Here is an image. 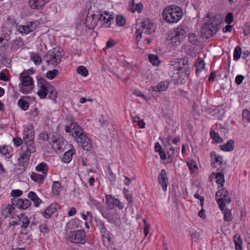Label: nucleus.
Here are the masks:
<instances>
[{"label":"nucleus","mask_w":250,"mask_h":250,"mask_svg":"<svg viewBox=\"0 0 250 250\" xmlns=\"http://www.w3.org/2000/svg\"><path fill=\"white\" fill-rule=\"evenodd\" d=\"M65 131L67 133H72V136L77 143L85 150H89L92 146V143L86 135L83 129L73 121L67 122L65 126Z\"/></svg>","instance_id":"f257e3e1"},{"label":"nucleus","mask_w":250,"mask_h":250,"mask_svg":"<svg viewBox=\"0 0 250 250\" xmlns=\"http://www.w3.org/2000/svg\"><path fill=\"white\" fill-rule=\"evenodd\" d=\"M222 21L223 18L220 15L210 17L202 27V36L206 39L212 37L219 29L220 24Z\"/></svg>","instance_id":"f03ea898"},{"label":"nucleus","mask_w":250,"mask_h":250,"mask_svg":"<svg viewBox=\"0 0 250 250\" xmlns=\"http://www.w3.org/2000/svg\"><path fill=\"white\" fill-rule=\"evenodd\" d=\"M162 14L164 19L167 22L174 23L181 19L183 13L180 7L175 5H171L164 9Z\"/></svg>","instance_id":"7ed1b4c3"},{"label":"nucleus","mask_w":250,"mask_h":250,"mask_svg":"<svg viewBox=\"0 0 250 250\" xmlns=\"http://www.w3.org/2000/svg\"><path fill=\"white\" fill-rule=\"evenodd\" d=\"M21 83L19 84V89L24 94L30 93L33 90L34 85L32 78L25 73H21L20 76Z\"/></svg>","instance_id":"20e7f679"},{"label":"nucleus","mask_w":250,"mask_h":250,"mask_svg":"<svg viewBox=\"0 0 250 250\" xmlns=\"http://www.w3.org/2000/svg\"><path fill=\"white\" fill-rule=\"evenodd\" d=\"M34 130L32 125H28L24 128L23 138L24 146H29L30 151L34 150L35 146L34 145Z\"/></svg>","instance_id":"39448f33"},{"label":"nucleus","mask_w":250,"mask_h":250,"mask_svg":"<svg viewBox=\"0 0 250 250\" xmlns=\"http://www.w3.org/2000/svg\"><path fill=\"white\" fill-rule=\"evenodd\" d=\"M63 55L56 48L48 51L44 56L46 62L48 65L56 66L61 62Z\"/></svg>","instance_id":"423d86ee"},{"label":"nucleus","mask_w":250,"mask_h":250,"mask_svg":"<svg viewBox=\"0 0 250 250\" xmlns=\"http://www.w3.org/2000/svg\"><path fill=\"white\" fill-rule=\"evenodd\" d=\"M154 32V28L153 24L149 20H146L142 21L140 27L137 29L135 32L137 44L142 38V34L143 33L150 34L153 33Z\"/></svg>","instance_id":"0eeeda50"},{"label":"nucleus","mask_w":250,"mask_h":250,"mask_svg":"<svg viewBox=\"0 0 250 250\" xmlns=\"http://www.w3.org/2000/svg\"><path fill=\"white\" fill-rule=\"evenodd\" d=\"M21 152L18 159V165L23 167L21 169H24L28 166L31 154L34 153L36 151V148L35 147L34 150L31 151L30 150L29 146L23 145L21 146Z\"/></svg>","instance_id":"6e6552de"},{"label":"nucleus","mask_w":250,"mask_h":250,"mask_svg":"<svg viewBox=\"0 0 250 250\" xmlns=\"http://www.w3.org/2000/svg\"><path fill=\"white\" fill-rule=\"evenodd\" d=\"M216 199L217 204L220 209L223 208V206H226L229 204L231 199L229 195V192L227 189L222 188L218 190L216 193Z\"/></svg>","instance_id":"1a4fd4ad"},{"label":"nucleus","mask_w":250,"mask_h":250,"mask_svg":"<svg viewBox=\"0 0 250 250\" xmlns=\"http://www.w3.org/2000/svg\"><path fill=\"white\" fill-rule=\"evenodd\" d=\"M187 35L186 28L183 26L177 27L169 37V40L175 44H179Z\"/></svg>","instance_id":"9d476101"},{"label":"nucleus","mask_w":250,"mask_h":250,"mask_svg":"<svg viewBox=\"0 0 250 250\" xmlns=\"http://www.w3.org/2000/svg\"><path fill=\"white\" fill-rule=\"evenodd\" d=\"M85 232L83 230L70 231L68 234L69 240L75 243L83 244L85 243Z\"/></svg>","instance_id":"9b49d317"},{"label":"nucleus","mask_w":250,"mask_h":250,"mask_svg":"<svg viewBox=\"0 0 250 250\" xmlns=\"http://www.w3.org/2000/svg\"><path fill=\"white\" fill-rule=\"evenodd\" d=\"M64 140L62 137H57L53 135L49 142V144L52 145L53 148L56 150H60L62 149L64 146Z\"/></svg>","instance_id":"f8f14e48"},{"label":"nucleus","mask_w":250,"mask_h":250,"mask_svg":"<svg viewBox=\"0 0 250 250\" xmlns=\"http://www.w3.org/2000/svg\"><path fill=\"white\" fill-rule=\"evenodd\" d=\"M39 82L41 84V86L38 92V94L40 98L44 99L47 93L49 92L50 85L43 79H40Z\"/></svg>","instance_id":"ddd939ff"},{"label":"nucleus","mask_w":250,"mask_h":250,"mask_svg":"<svg viewBox=\"0 0 250 250\" xmlns=\"http://www.w3.org/2000/svg\"><path fill=\"white\" fill-rule=\"evenodd\" d=\"M11 203L13 205L16 206L17 208L25 209L28 208L31 204V202L28 199H21L17 198H14L11 200Z\"/></svg>","instance_id":"4468645a"},{"label":"nucleus","mask_w":250,"mask_h":250,"mask_svg":"<svg viewBox=\"0 0 250 250\" xmlns=\"http://www.w3.org/2000/svg\"><path fill=\"white\" fill-rule=\"evenodd\" d=\"M158 180L159 183L161 185L163 189L166 191L167 185L168 184V178L167 175V172L165 169H162L159 174Z\"/></svg>","instance_id":"2eb2a0df"},{"label":"nucleus","mask_w":250,"mask_h":250,"mask_svg":"<svg viewBox=\"0 0 250 250\" xmlns=\"http://www.w3.org/2000/svg\"><path fill=\"white\" fill-rule=\"evenodd\" d=\"M89 204L91 206H95L102 214L103 216H105L108 218H111V216L109 215V214L106 213V212H104V207L100 205V203L96 200H95L94 198L91 197H90Z\"/></svg>","instance_id":"dca6fc26"},{"label":"nucleus","mask_w":250,"mask_h":250,"mask_svg":"<svg viewBox=\"0 0 250 250\" xmlns=\"http://www.w3.org/2000/svg\"><path fill=\"white\" fill-rule=\"evenodd\" d=\"M48 0H29V5L33 9L42 8Z\"/></svg>","instance_id":"f3484780"},{"label":"nucleus","mask_w":250,"mask_h":250,"mask_svg":"<svg viewBox=\"0 0 250 250\" xmlns=\"http://www.w3.org/2000/svg\"><path fill=\"white\" fill-rule=\"evenodd\" d=\"M169 86V83L167 81H164L159 83L157 85L151 86V89L154 91L162 92L166 91Z\"/></svg>","instance_id":"a211bd4d"},{"label":"nucleus","mask_w":250,"mask_h":250,"mask_svg":"<svg viewBox=\"0 0 250 250\" xmlns=\"http://www.w3.org/2000/svg\"><path fill=\"white\" fill-rule=\"evenodd\" d=\"M13 206L12 204L11 205H4L2 206L1 212L3 217L7 218L11 214L12 210L14 209Z\"/></svg>","instance_id":"6ab92c4d"},{"label":"nucleus","mask_w":250,"mask_h":250,"mask_svg":"<svg viewBox=\"0 0 250 250\" xmlns=\"http://www.w3.org/2000/svg\"><path fill=\"white\" fill-rule=\"evenodd\" d=\"M98 19L99 21L102 22L103 24L108 23L111 21L113 20L112 15H109L108 13L104 12V14H100L98 16Z\"/></svg>","instance_id":"aec40b11"},{"label":"nucleus","mask_w":250,"mask_h":250,"mask_svg":"<svg viewBox=\"0 0 250 250\" xmlns=\"http://www.w3.org/2000/svg\"><path fill=\"white\" fill-rule=\"evenodd\" d=\"M210 157L212 159L214 160V162L212 163V167H216L217 165L220 166L222 164L223 161L222 157L219 155H217L215 152H211L210 153Z\"/></svg>","instance_id":"412c9836"},{"label":"nucleus","mask_w":250,"mask_h":250,"mask_svg":"<svg viewBox=\"0 0 250 250\" xmlns=\"http://www.w3.org/2000/svg\"><path fill=\"white\" fill-rule=\"evenodd\" d=\"M187 62V59H175L171 60L169 62V64L170 66L172 67V68L175 69L176 70H178V68L180 67L181 63H182L183 64L186 63Z\"/></svg>","instance_id":"4be33fe9"},{"label":"nucleus","mask_w":250,"mask_h":250,"mask_svg":"<svg viewBox=\"0 0 250 250\" xmlns=\"http://www.w3.org/2000/svg\"><path fill=\"white\" fill-rule=\"evenodd\" d=\"M28 197L32 201L35 207H38L42 203V200L38 197L36 193L33 191H30L28 193Z\"/></svg>","instance_id":"5701e85b"},{"label":"nucleus","mask_w":250,"mask_h":250,"mask_svg":"<svg viewBox=\"0 0 250 250\" xmlns=\"http://www.w3.org/2000/svg\"><path fill=\"white\" fill-rule=\"evenodd\" d=\"M234 146V142L232 140H229L228 142L223 145L220 146L221 149L225 151H232Z\"/></svg>","instance_id":"b1692460"},{"label":"nucleus","mask_w":250,"mask_h":250,"mask_svg":"<svg viewBox=\"0 0 250 250\" xmlns=\"http://www.w3.org/2000/svg\"><path fill=\"white\" fill-rule=\"evenodd\" d=\"M235 250H242V240L240 235L236 234L233 236Z\"/></svg>","instance_id":"393cba45"},{"label":"nucleus","mask_w":250,"mask_h":250,"mask_svg":"<svg viewBox=\"0 0 250 250\" xmlns=\"http://www.w3.org/2000/svg\"><path fill=\"white\" fill-rule=\"evenodd\" d=\"M45 177V174H39L34 172H32L30 175L31 179L38 183H42Z\"/></svg>","instance_id":"a878e982"},{"label":"nucleus","mask_w":250,"mask_h":250,"mask_svg":"<svg viewBox=\"0 0 250 250\" xmlns=\"http://www.w3.org/2000/svg\"><path fill=\"white\" fill-rule=\"evenodd\" d=\"M75 153L74 149H70L65 152L62 157V160L63 162L68 163L72 160V156Z\"/></svg>","instance_id":"bb28decb"},{"label":"nucleus","mask_w":250,"mask_h":250,"mask_svg":"<svg viewBox=\"0 0 250 250\" xmlns=\"http://www.w3.org/2000/svg\"><path fill=\"white\" fill-rule=\"evenodd\" d=\"M104 212L109 214L111 218H108L105 216H103L104 218H107L111 221H115L116 219H118L120 218L119 213L116 210H111V209H104Z\"/></svg>","instance_id":"cd10ccee"},{"label":"nucleus","mask_w":250,"mask_h":250,"mask_svg":"<svg viewBox=\"0 0 250 250\" xmlns=\"http://www.w3.org/2000/svg\"><path fill=\"white\" fill-rule=\"evenodd\" d=\"M105 204L108 206V209H112L114 208V204L116 198L113 197L111 195H106L105 196Z\"/></svg>","instance_id":"c85d7f7f"},{"label":"nucleus","mask_w":250,"mask_h":250,"mask_svg":"<svg viewBox=\"0 0 250 250\" xmlns=\"http://www.w3.org/2000/svg\"><path fill=\"white\" fill-rule=\"evenodd\" d=\"M226 206H223V208L220 209L224 213V219L227 222L231 221L232 220L231 211L225 208Z\"/></svg>","instance_id":"c756f323"},{"label":"nucleus","mask_w":250,"mask_h":250,"mask_svg":"<svg viewBox=\"0 0 250 250\" xmlns=\"http://www.w3.org/2000/svg\"><path fill=\"white\" fill-rule=\"evenodd\" d=\"M186 163L191 173L194 172L197 169V165L195 161L188 159L186 161Z\"/></svg>","instance_id":"7c9ffc66"},{"label":"nucleus","mask_w":250,"mask_h":250,"mask_svg":"<svg viewBox=\"0 0 250 250\" xmlns=\"http://www.w3.org/2000/svg\"><path fill=\"white\" fill-rule=\"evenodd\" d=\"M52 189L53 194L56 195H59L62 190L61 184L57 181L54 182L52 184Z\"/></svg>","instance_id":"2f4dec72"},{"label":"nucleus","mask_w":250,"mask_h":250,"mask_svg":"<svg viewBox=\"0 0 250 250\" xmlns=\"http://www.w3.org/2000/svg\"><path fill=\"white\" fill-rule=\"evenodd\" d=\"M37 171L41 172L42 174H45L46 176L48 171V167L45 163H41L38 165L36 167Z\"/></svg>","instance_id":"473e14b6"},{"label":"nucleus","mask_w":250,"mask_h":250,"mask_svg":"<svg viewBox=\"0 0 250 250\" xmlns=\"http://www.w3.org/2000/svg\"><path fill=\"white\" fill-rule=\"evenodd\" d=\"M205 66L204 61L201 58H198L195 63L196 73L201 71Z\"/></svg>","instance_id":"72a5a7b5"},{"label":"nucleus","mask_w":250,"mask_h":250,"mask_svg":"<svg viewBox=\"0 0 250 250\" xmlns=\"http://www.w3.org/2000/svg\"><path fill=\"white\" fill-rule=\"evenodd\" d=\"M148 59L153 65L156 66L159 65L160 61L159 58L157 55L154 54H149L148 56Z\"/></svg>","instance_id":"f704fd0d"},{"label":"nucleus","mask_w":250,"mask_h":250,"mask_svg":"<svg viewBox=\"0 0 250 250\" xmlns=\"http://www.w3.org/2000/svg\"><path fill=\"white\" fill-rule=\"evenodd\" d=\"M216 178V183L218 185H220L221 187L223 186L225 182L224 176L222 173L218 172L215 176Z\"/></svg>","instance_id":"c9c22d12"},{"label":"nucleus","mask_w":250,"mask_h":250,"mask_svg":"<svg viewBox=\"0 0 250 250\" xmlns=\"http://www.w3.org/2000/svg\"><path fill=\"white\" fill-rule=\"evenodd\" d=\"M31 59L35 65H40L42 62L41 57L37 54H33L31 56Z\"/></svg>","instance_id":"e433bc0d"},{"label":"nucleus","mask_w":250,"mask_h":250,"mask_svg":"<svg viewBox=\"0 0 250 250\" xmlns=\"http://www.w3.org/2000/svg\"><path fill=\"white\" fill-rule=\"evenodd\" d=\"M77 72L79 74L83 77L87 76L88 74L87 69L83 66H80L78 67Z\"/></svg>","instance_id":"4c0bfd02"},{"label":"nucleus","mask_w":250,"mask_h":250,"mask_svg":"<svg viewBox=\"0 0 250 250\" xmlns=\"http://www.w3.org/2000/svg\"><path fill=\"white\" fill-rule=\"evenodd\" d=\"M59 74V71L57 69H54L48 71L46 74V77L48 79L52 80L55 78L56 76Z\"/></svg>","instance_id":"58836bf2"},{"label":"nucleus","mask_w":250,"mask_h":250,"mask_svg":"<svg viewBox=\"0 0 250 250\" xmlns=\"http://www.w3.org/2000/svg\"><path fill=\"white\" fill-rule=\"evenodd\" d=\"M18 105L23 110H27L29 107L28 103L22 99L19 100Z\"/></svg>","instance_id":"ea45409f"},{"label":"nucleus","mask_w":250,"mask_h":250,"mask_svg":"<svg viewBox=\"0 0 250 250\" xmlns=\"http://www.w3.org/2000/svg\"><path fill=\"white\" fill-rule=\"evenodd\" d=\"M19 219H21L22 225V227L25 229L27 228L29 224V220L28 218L24 214H21V218L19 217Z\"/></svg>","instance_id":"a19ab883"},{"label":"nucleus","mask_w":250,"mask_h":250,"mask_svg":"<svg viewBox=\"0 0 250 250\" xmlns=\"http://www.w3.org/2000/svg\"><path fill=\"white\" fill-rule=\"evenodd\" d=\"M241 53V48L239 46H237L235 47L233 53L234 60L237 61L240 58Z\"/></svg>","instance_id":"79ce46f5"},{"label":"nucleus","mask_w":250,"mask_h":250,"mask_svg":"<svg viewBox=\"0 0 250 250\" xmlns=\"http://www.w3.org/2000/svg\"><path fill=\"white\" fill-rule=\"evenodd\" d=\"M55 208H54L49 207L44 211L43 216L45 218H49L51 215L54 213Z\"/></svg>","instance_id":"37998d69"},{"label":"nucleus","mask_w":250,"mask_h":250,"mask_svg":"<svg viewBox=\"0 0 250 250\" xmlns=\"http://www.w3.org/2000/svg\"><path fill=\"white\" fill-rule=\"evenodd\" d=\"M49 98L53 100L54 101V103H56V98H57V92L54 90V87H53L51 85H50V88L49 89Z\"/></svg>","instance_id":"c03bdc74"},{"label":"nucleus","mask_w":250,"mask_h":250,"mask_svg":"<svg viewBox=\"0 0 250 250\" xmlns=\"http://www.w3.org/2000/svg\"><path fill=\"white\" fill-rule=\"evenodd\" d=\"M117 24L119 26H122L125 24V20L122 15L117 16L116 18Z\"/></svg>","instance_id":"a18cd8bd"},{"label":"nucleus","mask_w":250,"mask_h":250,"mask_svg":"<svg viewBox=\"0 0 250 250\" xmlns=\"http://www.w3.org/2000/svg\"><path fill=\"white\" fill-rule=\"evenodd\" d=\"M34 24V23H31L30 26L29 25L23 26L22 29L23 31L22 32L25 34H28L29 32L34 31L35 29V27H33V24Z\"/></svg>","instance_id":"49530a36"},{"label":"nucleus","mask_w":250,"mask_h":250,"mask_svg":"<svg viewBox=\"0 0 250 250\" xmlns=\"http://www.w3.org/2000/svg\"><path fill=\"white\" fill-rule=\"evenodd\" d=\"M133 122L137 123V125L140 126L141 128H143L145 126V122L141 120L139 117H135L133 119Z\"/></svg>","instance_id":"de8ad7c7"},{"label":"nucleus","mask_w":250,"mask_h":250,"mask_svg":"<svg viewBox=\"0 0 250 250\" xmlns=\"http://www.w3.org/2000/svg\"><path fill=\"white\" fill-rule=\"evenodd\" d=\"M188 39L189 41L193 44H195L197 43V37L194 33H191L189 34Z\"/></svg>","instance_id":"09e8293b"},{"label":"nucleus","mask_w":250,"mask_h":250,"mask_svg":"<svg viewBox=\"0 0 250 250\" xmlns=\"http://www.w3.org/2000/svg\"><path fill=\"white\" fill-rule=\"evenodd\" d=\"M242 117L244 120L246 122L249 121L250 118V112L247 109H245L243 111Z\"/></svg>","instance_id":"8fccbe9b"},{"label":"nucleus","mask_w":250,"mask_h":250,"mask_svg":"<svg viewBox=\"0 0 250 250\" xmlns=\"http://www.w3.org/2000/svg\"><path fill=\"white\" fill-rule=\"evenodd\" d=\"M225 22L228 24L231 23L233 21V16L231 13H228L225 18Z\"/></svg>","instance_id":"3c124183"},{"label":"nucleus","mask_w":250,"mask_h":250,"mask_svg":"<svg viewBox=\"0 0 250 250\" xmlns=\"http://www.w3.org/2000/svg\"><path fill=\"white\" fill-rule=\"evenodd\" d=\"M39 138L42 141H47L48 142H50L49 141V136L45 132H42L39 134Z\"/></svg>","instance_id":"603ef678"},{"label":"nucleus","mask_w":250,"mask_h":250,"mask_svg":"<svg viewBox=\"0 0 250 250\" xmlns=\"http://www.w3.org/2000/svg\"><path fill=\"white\" fill-rule=\"evenodd\" d=\"M13 141L17 146H19L22 144L23 140L20 137H16L13 139Z\"/></svg>","instance_id":"864d4df0"},{"label":"nucleus","mask_w":250,"mask_h":250,"mask_svg":"<svg viewBox=\"0 0 250 250\" xmlns=\"http://www.w3.org/2000/svg\"><path fill=\"white\" fill-rule=\"evenodd\" d=\"M0 152L2 155L6 157H8L9 155L8 149L7 146L1 147L0 149Z\"/></svg>","instance_id":"5fc2aeb1"},{"label":"nucleus","mask_w":250,"mask_h":250,"mask_svg":"<svg viewBox=\"0 0 250 250\" xmlns=\"http://www.w3.org/2000/svg\"><path fill=\"white\" fill-rule=\"evenodd\" d=\"M22 194V191L20 189L13 190L11 194L13 197H19Z\"/></svg>","instance_id":"6e6d98bb"},{"label":"nucleus","mask_w":250,"mask_h":250,"mask_svg":"<svg viewBox=\"0 0 250 250\" xmlns=\"http://www.w3.org/2000/svg\"><path fill=\"white\" fill-rule=\"evenodd\" d=\"M180 66V67L178 68V70L182 71V70H184L185 71L186 73H187V71H188L187 69L188 68V61L187 60V62H186V63H184V64H183L182 63H181Z\"/></svg>","instance_id":"4d7b16f0"},{"label":"nucleus","mask_w":250,"mask_h":250,"mask_svg":"<svg viewBox=\"0 0 250 250\" xmlns=\"http://www.w3.org/2000/svg\"><path fill=\"white\" fill-rule=\"evenodd\" d=\"M39 115V111L37 108H35L32 111L30 112V116L31 118L35 119Z\"/></svg>","instance_id":"13d9d810"},{"label":"nucleus","mask_w":250,"mask_h":250,"mask_svg":"<svg viewBox=\"0 0 250 250\" xmlns=\"http://www.w3.org/2000/svg\"><path fill=\"white\" fill-rule=\"evenodd\" d=\"M244 79V76L241 75H239L237 76L235 78V80L236 83L238 85L242 83Z\"/></svg>","instance_id":"bf43d9fd"},{"label":"nucleus","mask_w":250,"mask_h":250,"mask_svg":"<svg viewBox=\"0 0 250 250\" xmlns=\"http://www.w3.org/2000/svg\"><path fill=\"white\" fill-rule=\"evenodd\" d=\"M115 206L118 207L120 209H122L124 207L123 204L118 199H116L115 200L114 204V208Z\"/></svg>","instance_id":"052dcab7"},{"label":"nucleus","mask_w":250,"mask_h":250,"mask_svg":"<svg viewBox=\"0 0 250 250\" xmlns=\"http://www.w3.org/2000/svg\"><path fill=\"white\" fill-rule=\"evenodd\" d=\"M115 206L118 207L120 209H122L124 207L123 204L118 199H116L115 200L114 204V208Z\"/></svg>","instance_id":"680f3d73"},{"label":"nucleus","mask_w":250,"mask_h":250,"mask_svg":"<svg viewBox=\"0 0 250 250\" xmlns=\"http://www.w3.org/2000/svg\"><path fill=\"white\" fill-rule=\"evenodd\" d=\"M194 197L197 198V199H198L200 200V205L202 207L203 206V204H204V198L202 196H201L198 193H196L194 194Z\"/></svg>","instance_id":"e2e57ef3"},{"label":"nucleus","mask_w":250,"mask_h":250,"mask_svg":"<svg viewBox=\"0 0 250 250\" xmlns=\"http://www.w3.org/2000/svg\"><path fill=\"white\" fill-rule=\"evenodd\" d=\"M40 231L43 233H46L48 231V229L45 225H41L40 226Z\"/></svg>","instance_id":"0e129e2a"},{"label":"nucleus","mask_w":250,"mask_h":250,"mask_svg":"<svg viewBox=\"0 0 250 250\" xmlns=\"http://www.w3.org/2000/svg\"><path fill=\"white\" fill-rule=\"evenodd\" d=\"M150 225H146L144 228V231L145 233V235L146 237L148 235L149 232Z\"/></svg>","instance_id":"69168bd1"},{"label":"nucleus","mask_w":250,"mask_h":250,"mask_svg":"<svg viewBox=\"0 0 250 250\" xmlns=\"http://www.w3.org/2000/svg\"><path fill=\"white\" fill-rule=\"evenodd\" d=\"M155 150L156 152H159L161 151L162 150V146L159 143L157 142L155 144Z\"/></svg>","instance_id":"338daca9"},{"label":"nucleus","mask_w":250,"mask_h":250,"mask_svg":"<svg viewBox=\"0 0 250 250\" xmlns=\"http://www.w3.org/2000/svg\"><path fill=\"white\" fill-rule=\"evenodd\" d=\"M244 33L245 35H248L250 34V26L249 25H246L244 27Z\"/></svg>","instance_id":"774afa93"}]
</instances>
